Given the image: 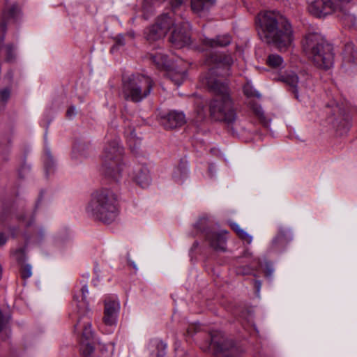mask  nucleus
Instances as JSON below:
<instances>
[{"label":"nucleus","mask_w":357,"mask_h":357,"mask_svg":"<svg viewBox=\"0 0 357 357\" xmlns=\"http://www.w3.org/2000/svg\"><path fill=\"white\" fill-rule=\"evenodd\" d=\"M215 75L216 70L212 68L204 78V84L215 95L209 103L210 116L215 121H223L228 126H232L237 119L236 109L227 85Z\"/></svg>","instance_id":"obj_1"},{"label":"nucleus","mask_w":357,"mask_h":357,"mask_svg":"<svg viewBox=\"0 0 357 357\" xmlns=\"http://www.w3.org/2000/svg\"><path fill=\"white\" fill-rule=\"evenodd\" d=\"M267 42L273 43L280 51L289 47L293 42V33L286 18L278 13L266 11L260 13L257 20Z\"/></svg>","instance_id":"obj_2"},{"label":"nucleus","mask_w":357,"mask_h":357,"mask_svg":"<svg viewBox=\"0 0 357 357\" xmlns=\"http://www.w3.org/2000/svg\"><path fill=\"white\" fill-rule=\"evenodd\" d=\"M117 197L110 189L102 188L94 192L86 206V212L105 223H111L117 215Z\"/></svg>","instance_id":"obj_3"},{"label":"nucleus","mask_w":357,"mask_h":357,"mask_svg":"<svg viewBox=\"0 0 357 357\" xmlns=\"http://www.w3.org/2000/svg\"><path fill=\"white\" fill-rule=\"evenodd\" d=\"M302 45L303 51L317 67L326 70L333 66V46L321 35L315 33L306 35Z\"/></svg>","instance_id":"obj_4"},{"label":"nucleus","mask_w":357,"mask_h":357,"mask_svg":"<svg viewBox=\"0 0 357 357\" xmlns=\"http://www.w3.org/2000/svg\"><path fill=\"white\" fill-rule=\"evenodd\" d=\"M153 82L146 75H132L123 82L121 94L125 100L134 102H141L152 91Z\"/></svg>","instance_id":"obj_5"},{"label":"nucleus","mask_w":357,"mask_h":357,"mask_svg":"<svg viewBox=\"0 0 357 357\" xmlns=\"http://www.w3.org/2000/svg\"><path fill=\"white\" fill-rule=\"evenodd\" d=\"M123 149L119 141L115 139L109 142L105 146L102 154V172L106 176L117 180L123 169V165L121 162Z\"/></svg>","instance_id":"obj_6"},{"label":"nucleus","mask_w":357,"mask_h":357,"mask_svg":"<svg viewBox=\"0 0 357 357\" xmlns=\"http://www.w3.org/2000/svg\"><path fill=\"white\" fill-rule=\"evenodd\" d=\"M308 10L311 15L317 17L337 13L334 6H332L330 0H316L309 5Z\"/></svg>","instance_id":"obj_7"},{"label":"nucleus","mask_w":357,"mask_h":357,"mask_svg":"<svg viewBox=\"0 0 357 357\" xmlns=\"http://www.w3.org/2000/svg\"><path fill=\"white\" fill-rule=\"evenodd\" d=\"M120 308L117 300L108 298L105 301L103 321L107 326H112L116 322V317Z\"/></svg>","instance_id":"obj_8"},{"label":"nucleus","mask_w":357,"mask_h":357,"mask_svg":"<svg viewBox=\"0 0 357 357\" xmlns=\"http://www.w3.org/2000/svg\"><path fill=\"white\" fill-rule=\"evenodd\" d=\"M206 62L208 65H215L217 69L224 68L225 71L222 74V76L225 77L229 75V70L231 66L234 63V59L231 55L214 54L208 56L206 59Z\"/></svg>","instance_id":"obj_9"},{"label":"nucleus","mask_w":357,"mask_h":357,"mask_svg":"<svg viewBox=\"0 0 357 357\" xmlns=\"http://www.w3.org/2000/svg\"><path fill=\"white\" fill-rule=\"evenodd\" d=\"M352 0H330L332 6H334L338 16L341 17L347 25H354L356 22V17L348 11V6Z\"/></svg>","instance_id":"obj_10"},{"label":"nucleus","mask_w":357,"mask_h":357,"mask_svg":"<svg viewBox=\"0 0 357 357\" xmlns=\"http://www.w3.org/2000/svg\"><path fill=\"white\" fill-rule=\"evenodd\" d=\"M170 42L178 48H181L190 43V37L186 31V27L176 28L173 30L169 38Z\"/></svg>","instance_id":"obj_11"},{"label":"nucleus","mask_w":357,"mask_h":357,"mask_svg":"<svg viewBox=\"0 0 357 357\" xmlns=\"http://www.w3.org/2000/svg\"><path fill=\"white\" fill-rule=\"evenodd\" d=\"M227 234V231L225 230L220 233L209 231H206V237L213 249L225 251L226 248V237L225 235Z\"/></svg>","instance_id":"obj_12"},{"label":"nucleus","mask_w":357,"mask_h":357,"mask_svg":"<svg viewBox=\"0 0 357 357\" xmlns=\"http://www.w3.org/2000/svg\"><path fill=\"white\" fill-rule=\"evenodd\" d=\"M81 317H79L76 324L75 325V330L82 331V339L81 340H84V342H91L93 338V333L91 330V324L89 321V319L85 317L84 314Z\"/></svg>","instance_id":"obj_13"},{"label":"nucleus","mask_w":357,"mask_h":357,"mask_svg":"<svg viewBox=\"0 0 357 357\" xmlns=\"http://www.w3.org/2000/svg\"><path fill=\"white\" fill-rule=\"evenodd\" d=\"M185 123V115L182 112L173 111L169 112L162 121L167 129H173L183 126Z\"/></svg>","instance_id":"obj_14"},{"label":"nucleus","mask_w":357,"mask_h":357,"mask_svg":"<svg viewBox=\"0 0 357 357\" xmlns=\"http://www.w3.org/2000/svg\"><path fill=\"white\" fill-rule=\"evenodd\" d=\"M217 351H223L229 349L233 346V342L225 338L223 334L220 331H215L211 334V344Z\"/></svg>","instance_id":"obj_15"},{"label":"nucleus","mask_w":357,"mask_h":357,"mask_svg":"<svg viewBox=\"0 0 357 357\" xmlns=\"http://www.w3.org/2000/svg\"><path fill=\"white\" fill-rule=\"evenodd\" d=\"M132 179L142 188H146L151 183L149 171L146 167L137 166L132 172Z\"/></svg>","instance_id":"obj_16"},{"label":"nucleus","mask_w":357,"mask_h":357,"mask_svg":"<svg viewBox=\"0 0 357 357\" xmlns=\"http://www.w3.org/2000/svg\"><path fill=\"white\" fill-rule=\"evenodd\" d=\"M88 293L89 290L87 287L84 286L81 289V295L74 296V301L76 302L78 314H84L89 310V304L86 301V294Z\"/></svg>","instance_id":"obj_17"},{"label":"nucleus","mask_w":357,"mask_h":357,"mask_svg":"<svg viewBox=\"0 0 357 357\" xmlns=\"http://www.w3.org/2000/svg\"><path fill=\"white\" fill-rule=\"evenodd\" d=\"M165 30L160 29L155 22L144 31V37L149 42L160 40L165 36Z\"/></svg>","instance_id":"obj_18"},{"label":"nucleus","mask_w":357,"mask_h":357,"mask_svg":"<svg viewBox=\"0 0 357 357\" xmlns=\"http://www.w3.org/2000/svg\"><path fill=\"white\" fill-rule=\"evenodd\" d=\"M149 357H165L166 344L158 339L151 340L149 344Z\"/></svg>","instance_id":"obj_19"},{"label":"nucleus","mask_w":357,"mask_h":357,"mask_svg":"<svg viewBox=\"0 0 357 357\" xmlns=\"http://www.w3.org/2000/svg\"><path fill=\"white\" fill-rule=\"evenodd\" d=\"M231 38L229 35L218 36L215 39L205 38L204 44L211 48L225 47L231 43Z\"/></svg>","instance_id":"obj_20"},{"label":"nucleus","mask_w":357,"mask_h":357,"mask_svg":"<svg viewBox=\"0 0 357 357\" xmlns=\"http://www.w3.org/2000/svg\"><path fill=\"white\" fill-rule=\"evenodd\" d=\"M343 59L346 63L357 64V50L353 43H349L345 45L343 52Z\"/></svg>","instance_id":"obj_21"},{"label":"nucleus","mask_w":357,"mask_h":357,"mask_svg":"<svg viewBox=\"0 0 357 357\" xmlns=\"http://www.w3.org/2000/svg\"><path fill=\"white\" fill-rule=\"evenodd\" d=\"M188 175V164L185 162L181 161L179 165L174 169L173 172V178L176 182L182 183L187 178Z\"/></svg>","instance_id":"obj_22"},{"label":"nucleus","mask_w":357,"mask_h":357,"mask_svg":"<svg viewBox=\"0 0 357 357\" xmlns=\"http://www.w3.org/2000/svg\"><path fill=\"white\" fill-rule=\"evenodd\" d=\"M156 24L159 26L160 29H165V35L166 36L168 31L172 26L175 25V20L169 14H162L159 16L156 20Z\"/></svg>","instance_id":"obj_23"},{"label":"nucleus","mask_w":357,"mask_h":357,"mask_svg":"<svg viewBox=\"0 0 357 357\" xmlns=\"http://www.w3.org/2000/svg\"><path fill=\"white\" fill-rule=\"evenodd\" d=\"M151 59L153 61V62L156 65V66L159 68H169L172 66V64L168 60L167 56L164 53L158 52L155 54H151Z\"/></svg>","instance_id":"obj_24"},{"label":"nucleus","mask_w":357,"mask_h":357,"mask_svg":"<svg viewBox=\"0 0 357 357\" xmlns=\"http://www.w3.org/2000/svg\"><path fill=\"white\" fill-rule=\"evenodd\" d=\"M280 79L292 88L295 98H298L296 86L298 82V77L294 73H290L285 75L281 76Z\"/></svg>","instance_id":"obj_25"},{"label":"nucleus","mask_w":357,"mask_h":357,"mask_svg":"<svg viewBox=\"0 0 357 357\" xmlns=\"http://www.w3.org/2000/svg\"><path fill=\"white\" fill-rule=\"evenodd\" d=\"M215 0H191V8L195 13H200L213 6Z\"/></svg>","instance_id":"obj_26"},{"label":"nucleus","mask_w":357,"mask_h":357,"mask_svg":"<svg viewBox=\"0 0 357 357\" xmlns=\"http://www.w3.org/2000/svg\"><path fill=\"white\" fill-rule=\"evenodd\" d=\"M267 65L273 69L280 70L284 67L282 57L276 54H270L266 59Z\"/></svg>","instance_id":"obj_27"},{"label":"nucleus","mask_w":357,"mask_h":357,"mask_svg":"<svg viewBox=\"0 0 357 357\" xmlns=\"http://www.w3.org/2000/svg\"><path fill=\"white\" fill-rule=\"evenodd\" d=\"M20 10L17 4H13L10 7L3 12V19L10 18L15 19L20 14Z\"/></svg>","instance_id":"obj_28"},{"label":"nucleus","mask_w":357,"mask_h":357,"mask_svg":"<svg viewBox=\"0 0 357 357\" xmlns=\"http://www.w3.org/2000/svg\"><path fill=\"white\" fill-rule=\"evenodd\" d=\"M81 353L83 357H89L93 352L94 348L91 342H84L81 340Z\"/></svg>","instance_id":"obj_29"},{"label":"nucleus","mask_w":357,"mask_h":357,"mask_svg":"<svg viewBox=\"0 0 357 357\" xmlns=\"http://www.w3.org/2000/svg\"><path fill=\"white\" fill-rule=\"evenodd\" d=\"M289 240V236L288 235L287 231L285 229H280L278 235L273 240V243L274 244H278L279 243L287 242Z\"/></svg>","instance_id":"obj_30"},{"label":"nucleus","mask_w":357,"mask_h":357,"mask_svg":"<svg viewBox=\"0 0 357 357\" xmlns=\"http://www.w3.org/2000/svg\"><path fill=\"white\" fill-rule=\"evenodd\" d=\"M128 141L130 144V146H132L133 148H136V146L140 144V139L136 137L135 130L131 129L129 130Z\"/></svg>","instance_id":"obj_31"},{"label":"nucleus","mask_w":357,"mask_h":357,"mask_svg":"<svg viewBox=\"0 0 357 357\" xmlns=\"http://www.w3.org/2000/svg\"><path fill=\"white\" fill-rule=\"evenodd\" d=\"M6 61L12 62L15 59V47L13 45L9 44L6 47Z\"/></svg>","instance_id":"obj_32"},{"label":"nucleus","mask_w":357,"mask_h":357,"mask_svg":"<svg viewBox=\"0 0 357 357\" xmlns=\"http://www.w3.org/2000/svg\"><path fill=\"white\" fill-rule=\"evenodd\" d=\"M171 77V79L176 84L177 86H180L185 77V72H181L179 73L176 74L175 75H173L172 73H169V75Z\"/></svg>","instance_id":"obj_33"},{"label":"nucleus","mask_w":357,"mask_h":357,"mask_svg":"<svg viewBox=\"0 0 357 357\" xmlns=\"http://www.w3.org/2000/svg\"><path fill=\"white\" fill-rule=\"evenodd\" d=\"M21 275L23 279L29 278L32 275L31 266L29 264H24L21 268Z\"/></svg>","instance_id":"obj_34"},{"label":"nucleus","mask_w":357,"mask_h":357,"mask_svg":"<svg viewBox=\"0 0 357 357\" xmlns=\"http://www.w3.org/2000/svg\"><path fill=\"white\" fill-rule=\"evenodd\" d=\"M8 319V317L3 316L0 311V332L3 330H6Z\"/></svg>","instance_id":"obj_35"},{"label":"nucleus","mask_w":357,"mask_h":357,"mask_svg":"<svg viewBox=\"0 0 357 357\" xmlns=\"http://www.w3.org/2000/svg\"><path fill=\"white\" fill-rule=\"evenodd\" d=\"M238 236L243 241H245L247 243L250 244L252 241V236L248 234L246 231L243 230Z\"/></svg>","instance_id":"obj_36"},{"label":"nucleus","mask_w":357,"mask_h":357,"mask_svg":"<svg viewBox=\"0 0 357 357\" xmlns=\"http://www.w3.org/2000/svg\"><path fill=\"white\" fill-rule=\"evenodd\" d=\"M10 91L8 89H3L0 91V98L2 102H6L10 98Z\"/></svg>","instance_id":"obj_37"},{"label":"nucleus","mask_w":357,"mask_h":357,"mask_svg":"<svg viewBox=\"0 0 357 357\" xmlns=\"http://www.w3.org/2000/svg\"><path fill=\"white\" fill-rule=\"evenodd\" d=\"M24 255V250L21 248L15 250L13 252V256L15 257V259L18 261H22Z\"/></svg>","instance_id":"obj_38"},{"label":"nucleus","mask_w":357,"mask_h":357,"mask_svg":"<svg viewBox=\"0 0 357 357\" xmlns=\"http://www.w3.org/2000/svg\"><path fill=\"white\" fill-rule=\"evenodd\" d=\"M77 114V109L75 106L70 107L66 112V116L68 119L73 118Z\"/></svg>","instance_id":"obj_39"},{"label":"nucleus","mask_w":357,"mask_h":357,"mask_svg":"<svg viewBox=\"0 0 357 357\" xmlns=\"http://www.w3.org/2000/svg\"><path fill=\"white\" fill-rule=\"evenodd\" d=\"M229 226L236 233L237 236L243 230L234 222H229Z\"/></svg>","instance_id":"obj_40"},{"label":"nucleus","mask_w":357,"mask_h":357,"mask_svg":"<svg viewBox=\"0 0 357 357\" xmlns=\"http://www.w3.org/2000/svg\"><path fill=\"white\" fill-rule=\"evenodd\" d=\"M251 273V270L249 268L241 266L237 268V273L241 275H248Z\"/></svg>","instance_id":"obj_41"},{"label":"nucleus","mask_w":357,"mask_h":357,"mask_svg":"<svg viewBox=\"0 0 357 357\" xmlns=\"http://www.w3.org/2000/svg\"><path fill=\"white\" fill-rule=\"evenodd\" d=\"M183 3V0H172L171 6L173 10L176 9L178 7L181 6Z\"/></svg>","instance_id":"obj_42"},{"label":"nucleus","mask_w":357,"mask_h":357,"mask_svg":"<svg viewBox=\"0 0 357 357\" xmlns=\"http://www.w3.org/2000/svg\"><path fill=\"white\" fill-rule=\"evenodd\" d=\"M116 44L120 46L124 45V44H125L124 38L121 35H119L116 37Z\"/></svg>","instance_id":"obj_43"},{"label":"nucleus","mask_w":357,"mask_h":357,"mask_svg":"<svg viewBox=\"0 0 357 357\" xmlns=\"http://www.w3.org/2000/svg\"><path fill=\"white\" fill-rule=\"evenodd\" d=\"M7 241V238L3 233H0V246L3 245Z\"/></svg>","instance_id":"obj_44"},{"label":"nucleus","mask_w":357,"mask_h":357,"mask_svg":"<svg viewBox=\"0 0 357 357\" xmlns=\"http://www.w3.org/2000/svg\"><path fill=\"white\" fill-rule=\"evenodd\" d=\"M206 221H207V220H206V218H201V219L199 220V222L197 223V227L199 229H202L201 226H202V225L206 224Z\"/></svg>","instance_id":"obj_45"},{"label":"nucleus","mask_w":357,"mask_h":357,"mask_svg":"<svg viewBox=\"0 0 357 357\" xmlns=\"http://www.w3.org/2000/svg\"><path fill=\"white\" fill-rule=\"evenodd\" d=\"M261 283L259 280L255 281V287H257V290L259 291V289L261 287Z\"/></svg>","instance_id":"obj_46"},{"label":"nucleus","mask_w":357,"mask_h":357,"mask_svg":"<svg viewBox=\"0 0 357 357\" xmlns=\"http://www.w3.org/2000/svg\"><path fill=\"white\" fill-rule=\"evenodd\" d=\"M244 92L248 96H251L252 94L251 93L248 92V90L247 88H244Z\"/></svg>","instance_id":"obj_47"},{"label":"nucleus","mask_w":357,"mask_h":357,"mask_svg":"<svg viewBox=\"0 0 357 357\" xmlns=\"http://www.w3.org/2000/svg\"><path fill=\"white\" fill-rule=\"evenodd\" d=\"M1 27H2L3 31L5 32L6 31V24L5 22H2Z\"/></svg>","instance_id":"obj_48"},{"label":"nucleus","mask_w":357,"mask_h":357,"mask_svg":"<svg viewBox=\"0 0 357 357\" xmlns=\"http://www.w3.org/2000/svg\"><path fill=\"white\" fill-rule=\"evenodd\" d=\"M47 159L49 160L48 162H52V156L50 155V153H47Z\"/></svg>","instance_id":"obj_49"},{"label":"nucleus","mask_w":357,"mask_h":357,"mask_svg":"<svg viewBox=\"0 0 357 357\" xmlns=\"http://www.w3.org/2000/svg\"><path fill=\"white\" fill-rule=\"evenodd\" d=\"M273 273V269L268 268V274L270 275Z\"/></svg>","instance_id":"obj_50"},{"label":"nucleus","mask_w":357,"mask_h":357,"mask_svg":"<svg viewBox=\"0 0 357 357\" xmlns=\"http://www.w3.org/2000/svg\"><path fill=\"white\" fill-rule=\"evenodd\" d=\"M258 114H259L260 118H263L264 117V113L263 112H259Z\"/></svg>","instance_id":"obj_51"},{"label":"nucleus","mask_w":357,"mask_h":357,"mask_svg":"<svg viewBox=\"0 0 357 357\" xmlns=\"http://www.w3.org/2000/svg\"><path fill=\"white\" fill-rule=\"evenodd\" d=\"M1 276H2V267L0 265V279L1 278Z\"/></svg>","instance_id":"obj_52"},{"label":"nucleus","mask_w":357,"mask_h":357,"mask_svg":"<svg viewBox=\"0 0 357 357\" xmlns=\"http://www.w3.org/2000/svg\"><path fill=\"white\" fill-rule=\"evenodd\" d=\"M264 123L265 126H266V127L268 126V122H264Z\"/></svg>","instance_id":"obj_53"},{"label":"nucleus","mask_w":357,"mask_h":357,"mask_svg":"<svg viewBox=\"0 0 357 357\" xmlns=\"http://www.w3.org/2000/svg\"><path fill=\"white\" fill-rule=\"evenodd\" d=\"M45 166H46V168H47V169L49 167L48 162H46Z\"/></svg>","instance_id":"obj_54"},{"label":"nucleus","mask_w":357,"mask_h":357,"mask_svg":"<svg viewBox=\"0 0 357 357\" xmlns=\"http://www.w3.org/2000/svg\"><path fill=\"white\" fill-rule=\"evenodd\" d=\"M131 264L132 265V266H133V268H134L137 269V268H136L135 265L133 263H132Z\"/></svg>","instance_id":"obj_55"},{"label":"nucleus","mask_w":357,"mask_h":357,"mask_svg":"<svg viewBox=\"0 0 357 357\" xmlns=\"http://www.w3.org/2000/svg\"><path fill=\"white\" fill-rule=\"evenodd\" d=\"M114 48H115V47L114 46V47L112 48L111 51H112H112H114Z\"/></svg>","instance_id":"obj_56"}]
</instances>
